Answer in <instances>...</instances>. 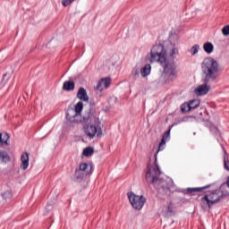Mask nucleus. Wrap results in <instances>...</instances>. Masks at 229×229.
<instances>
[{
	"mask_svg": "<svg viewBox=\"0 0 229 229\" xmlns=\"http://www.w3.org/2000/svg\"><path fill=\"white\" fill-rule=\"evenodd\" d=\"M160 176V168L158 165H148L147 173L145 175L148 183H153L154 187H158L157 182H158V177Z\"/></svg>",
	"mask_w": 229,
	"mask_h": 229,
	"instance_id": "39448f33",
	"label": "nucleus"
},
{
	"mask_svg": "<svg viewBox=\"0 0 229 229\" xmlns=\"http://www.w3.org/2000/svg\"><path fill=\"white\" fill-rule=\"evenodd\" d=\"M64 90H74V81H64L63 86Z\"/></svg>",
	"mask_w": 229,
	"mask_h": 229,
	"instance_id": "6ab92c4d",
	"label": "nucleus"
},
{
	"mask_svg": "<svg viewBox=\"0 0 229 229\" xmlns=\"http://www.w3.org/2000/svg\"><path fill=\"white\" fill-rule=\"evenodd\" d=\"M2 197L4 199H8L12 198V191L7 190V191L2 192Z\"/></svg>",
	"mask_w": 229,
	"mask_h": 229,
	"instance_id": "393cba45",
	"label": "nucleus"
},
{
	"mask_svg": "<svg viewBox=\"0 0 229 229\" xmlns=\"http://www.w3.org/2000/svg\"><path fill=\"white\" fill-rule=\"evenodd\" d=\"M151 72V64H146L143 68L140 70V74L142 78H146V76H148V74Z\"/></svg>",
	"mask_w": 229,
	"mask_h": 229,
	"instance_id": "f3484780",
	"label": "nucleus"
},
{
	"mask_svg": "<svg viewBox=\"0 0 229 229\" xmlns=\"http://www.w3.org/2000/svg\"><path fill=\"white\" fill-rule=\"evenodd\" d=\"M191 103H184L181 106V111L182 112H191Z\"/></svg>",
	"mask_w": 229,
	"mask_h": 229,
	"instance_id": "412c9836",
	"label": "nucleus"
},
{
	"mask_svg": "<svg viewBox=\"0 0 229 229\" xmlns=\"http://www.w3.org/2000/svg\"><path fill=\"white\" fill-rule=\"evenodd\" d=\"M83 132L88 139H94V137H101V128L94 125V123L84 124Z\"/></svg>",
	"mask_w": 229,
	"mask_h": 229,
	"instance_id": "0eeeda50",
	"label": "nucleus"
},
{
	"mask_svg": "<svg viewBox=\"0 0 229 229\" xmlns=\"http://www.w3.org/2000/svg\"><path fill=\"white\" fill-rule=\"evenodd\" d=\"M222 33H223L224 37H228V35H229V25H226L222 29Z\"/></svg>",
	"mask_w": 229,
	"mask_h": 229,
	"instance_id": "a878e982",
	"label": "nucleus"
},
{
	"mask_svg": "<svg viewBox=\"0 0 229 229\" xmlns=\"http://www.w3.org/2000/svg\"><path fill=\"white\" fill-rule=\"evenodd\" d=\"M223 199V191L220 190H215L207 193L202 199L201 201L205 205H208V208H212V205L219 203Z\"/></svg>",
	"mask_w": 229,
	"mask_h": 229,
	"instance_id": "20e7f679",
	"label": "nucleus"
},
{
	"mask_svg": "<svg viewBox=\"0 0 229 229\" xmlns=\"http://www.w3.org/2000/svg\"><path fill=\"white\" fill-rule=\"evenodd\" d=\"M222 187H228V188H229V176H228V179H227L226 183H224V184L222 185Z\"/></svg>",
	"mask_w": 229,
	"mask_h": 229,
	"instance_id": "7c9ffc66",
	"label": "nucleus"
},
{
	"mask_svg": "<svg viewBox=\"0 0 229 229\" xmlns=\"http://www.w3.org/2000/svg\"><path fill=\"white\" fill-rule=\"evenodd\" d=\"M171 136V129H169L162 137L161 142L159 143L157 153L155 154V159L157 160V155H158L159 151H164V146H165V142L167 138Z\"/></svg>",
	"mask_w": 229,
	"mask_h": 229,
	"instance_id": "9b49d317",
	"label": "nucleus"
},
{
	"mask_svg": "<svg viewBox=\"0 0 229 229\" xmlns=\"http://www.w3.org/2000/svg\"><path fill=\"white\" fill-rule=\"evenodd\" d=\"M92 173V165L87 163H81L79 169L75 171V178L81 182L86 176H89Z\"/></svg>",
	"mask_w": 229,
	"mask_h": 229,
	"instance_id": "6e6552de",
	"label": "nucleus"
},
{
	"mask_svg": "<svg viewBox=\"0 0 229 229\" xmlns=\"http://www.w3.org/2000/svg\"><path fill=\"white\" fill-rule=\"evenodd\" d=\"M176 55H178V49L176 47L165 50L164 45H155L150 50L148 61L150 64H155V62L160 64L164 69L162 76H165L167 80H174V77L178 74V71L176 70L178 65L174 62Z\"/></svg>",
	"mask_w": 229,
	"mask_h": 229,
	"instance_id": "f257e3e1",
	"label": "nucleus"
},
{
	"mask_svg": "<svg viewBox=\"0 0 229 229\" xmlns=\"http://www.w3.org/2000/svg\"><path fill=\"white\" fill-rule=\"evenodd\" d=\"M201 71H202V81L204 84L199 85L194 89L196 96H205L208 94L210 90V81L217 80L219 74H221V65L212 57H207L201 63Z\"/></svg>",
	"mask_w": 229,
	"mask_h": 229,
	"instance_id": "f03ea898",
	"label": "nucleus"
},
{
	"mask_svg": "<svg viewBox=\"0 0 229 229\" xmlns=\"http://www.w3.org/2000/svg\"><path fill=\"white\" fill-rule=\"evenodd\" d=\"M128 199L135 210H142L146 205V198L142 195H136L133 191L127 193Z\"/></svg>",
	"mask_w": 229,
	"mask_h": 229,
	"instance_id": "423d86ee",
	"label": "nucleus"
},
{
	"mask_svg": "<svg viewBox=\"0 0 229 229\" xmlns=\"http://www.w3.org/2000/svg\"><path fill=\"white\" fill-rule=\"evenodd\" d=\"M46 210H47V212H49V210H53V206L51 204H47L46 206Z\"/></svg>",
	"mask_w": 229,
	"mask_h": 229,
	"instance_id": "c85d7f7f",
	"label": "nucleus"
},
{
	"mask_svg": "<svg viewBox=\"0 0 229 229\" xmlns=\"http://www.w3.org/2000/svg\"><path fill=\"white\" fill-rule=\"evenodd\" d=\"M10 140V135L8 133L0 132V146H8V140Z\"/></svg>",
	"mask_w": 229,
	"mask_h": 229,
	"instance_id": "4468645a",
	"label": "nucleus"
},
{
	"mask_svg": "<svg viewBox=\"0 0 229 229\" xmlns=\"http://www.w3.org/2000/svg\"><path fill=\"white\" fill-rule=\"evenodd\" d=\"M21 169H22V171H26V169L30 167V154H28V152H24L21 154Z\"/></svg>",
	"mask_w": 229,
	"mask_h": 229,
	"instance_id": "9d476101",
	"label": "nucleus"
},
{
	"mask_svg": "<svg viewBox=\"0 0 229 229\" xmlns=\"http://www.w3.org/2000/svg\"><path fill=\"white\" fill-rule=\"evenodd\" d=\"M199 52V45H194L190 50V53H191L192 56H194V55H198Z\"/></svg>",
	"mask_w": 229,
	"mask_h": 229,
	"instance_id": "b1692460",
	"label": "nucleus"
},
{
	"mask_svg": "<svg viewBox=\"0 0 229 229\" xmlns=\"http://www.w3.org/2000/svg\"><path fill=\"white\" fill-rule=\"evenodd\" d=\"M210 185L199 187V188H187L188 194H192L193 192H201V191H205V189H208Z\"/></svg>",
	"mask_w": 229,
	"mask_h": 229,
	"instance_id": "a211bd4d",
	"label": "nucleus"
},
{
	"mask_svg": "<svg viewBox=\"0 0 229 229\" xmlns=\"http://www.w3.org/2000/svg\"><path fill=\"white\" fill-rule=\"evenodd\" d=\"M225 168L229 171V161L225 160Z\"/></svg>",
	"mask_w": 229,
	"mask_h": 229,
	"instance_id": "c756f323",
	"label": "nucleus"
},
{
	"mask_svg": "<svg viewBox=\"0 0 229 229\" xmlns=\"http://www.w3.org/2000/svg\"><path fill=\"white\" fill-rule=\"evenodd\" d=\"M82 155L84 157H92V155H94V148L91 147H87L83 149Z\"/></svg>",
	"mask_w": 229,
	"mask_h": 229,
	"instance_id": "aec40b11",
	"label": "nucleus"
},
{
	"mask_svg": "<svg viewBox=\"0 0 229 229\" xmlns=\"http://www.w3.org/2000/svg\"><path fill=\"white\" fill-rule=\"evenodd\" d=\"M190 106H191V110H195V108H198V106H199V100H198V99L191 100Z\"/></svg>",
	"mask_w": 229,
	"mask_h": 229,
	"instance_id": "5701e85b",
	"label": "nucleus"
},
{
	"mask_svg": "<svg viewBox=\"0 0 229 229\" xmlns=\"http://www.w3.org/2000/svg\"><path fill=\"white\" fill-rule=\"evenodd\" d=\"M77 98L81 99V101H89V95L87 94V89H85V88H80L77 92Z\"/></svg>",
	"mask_w": 229,
	"mask_h": 229,
	"instance_id": "f8f14e48",
	"label": "nucleus"
},
{
	"mask_svg": "<svg viewBox=\"0 0 229 229\" xmlns=\"http://www.w3.org/2000/svg\"><path fill=\"white\" fill-rule=\"evenodd\" d=\"M111 81L108 78L101 79L97 84L95 90L98 92H103L105 89H108L110 87Z\"/></svg>",
	"mask_w": 229,
	"mask_h": 229,
	"instance_id": "1a4fd4ad",
	"label": "nucleus"
},
{
	"mask_svg": "<svg viewBox=\"0 0 229 229\" xmlns=\"http://www.w3.org/2000/svg\"><path fill=\"white\" fill-rule=\"evenodd\" d=\"M166 214H167L168 216H171V214H173V206L169 205V206L167 207Z\"/></svg>",
	"mask_w": 229,
	"mask_h": 229,
	"instance_id": "cd10ccee",
	"label": "nucleus"
},
{
	"mask_svg": "<svg viewBox=\"0 0 229 229\" xmlns=\"http://www.w3.org/2000/svg\"><path fill=\"white\" fill-rule=\"evenodd\" d=\"M75 0H62V5L64 7L69 6V4H72Z\"/></svg>",
	"mask_w": 229,
	"mask_h": 229,
	"instance_id": "bb28decb",
	"label": "nucleus"
},
{
	"mask_svg": "<svg viewBox=\"0 0 229 229\" xmlns=\"http://www.w3.org/2000/svg\"><path fill=\"white\" fill-rule=\"evenodd\" d=\"M84 121H89V123H96L98 121V118H96V115L94 114H90L88 116H85Z\"/></svg>",
	"mask_w": 229,
	"mask_h": 229,
	"instance_id": "4be33fe9",
	"label": "nucleus"
},
{
	"mask_svg": "<svg viewBox=\"0 0 229 229\" xmlns=\"http://www.w3.org/2000/svg\"><path fill=\"white\" fill-rule=\"evenodd\" d=\"M157 186H154V187L157 189V191H160V189H163L164 191H165L167 189V182L165 180L157 179Z\"/></svg>",
	"mask_w": 229,
	"mask_h": 229,
	"instance_id": "dca6fc26",
	"label": "nucleus"
},
{
	"mask_svg": "<svg viewBox=\"0 0 229 229\" xmlns=\"http://www.w3.org/2000/svg\"><path fill=\"white\" fill-rule=\"evenodd\" d=\"M83 110V102L76 104L75 108H68L66 119L70 123H81V111Z\"/></svg>",
	"mask_w": 229,
	"mask_h": 229,
	"instance_id": "7ed1b4c3",
	"label": "nucleus"
},
{
	"mask_svg": "<svg viewBox=\"0 0 229 229\" xmlns=\"http://www.w3.org/2000/svg\"><path fill=\"white\" fill-rule=\"evenodd\" d=\"M10 162V156L7 151L0 149V164H6Z\"/></svg>",
	"mask_w": 229,
	"mask_h": 229,
	"instance_id": "ddd939ff",
	"label": "nucleus"
},
{
	"mask_svg": "<svg viewBox=\"0 0 229 229\" xmlns=\"http://www.w3.org/2000/svg\"><path fill=\"white\" fill-rule=\"evenodd\" d=\"M203 49L208 55L214 53V45L211 42H206L203 45Z\"/></svg>",
	"mask_w": 229,
	"mask_h": 229,
	"instance_id": "2eb2a0df",
	"label": "nucleus"
}]
</instances>
